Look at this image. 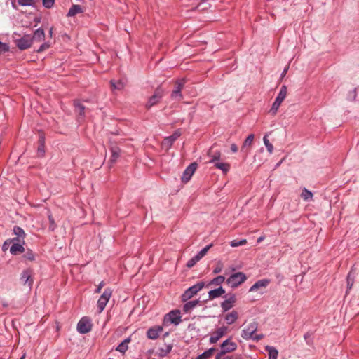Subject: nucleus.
I'll return each mask as SVG.
<instances>
[{"label": "nucleus", "mask_w": 359, "mask_h": 359, "mask_svg": "<svg viewBox=\"0 0 359 359\" xmlns=\"http://www.w3.org/2000/svg\"><path fill=\"white\" fill-rule=\"evenodd\" d=\"M205 287V283L203 281L198 282L196 284L189 287L187 289L181 296V300L182 302H186L194 296H195L198 292H200Z\"/></svg>", "instance_id": "f257e3e1"}, {"label": "nucleus", "mask_w": 359, "mask_h": 359, "mask_svg": "<svg viewBox=\"0 0 359 359\" xmlns=\"http://www.w3.org/2000/svg\"><path fill=\"white\" fill-rule=\"evenodd\" d=\"M247 279L246 275L243 272H236L231 275L226 280V283L232 288L238 287Z\"/></svg>", "instance_id": "f03ea898"}, {"label": "nucleus", "mask_w": 359, "mask_h": 359, "mask_svg": "<svg viewBox=\"0 0 359 359\" xmlns=\"http://www.w3.org/2000/svg\"><path fill=\"white\" fill-rule=\"evenodd\" d=\"M286 95H287V87H286V86L283 85L281 86L280 91H279V93H278V95H277V97L270 109V112L273 115L276 114L279 107L280 106L281 103L286 97Z\"/></svg>", "instance_id": "7ed1b4c3"}, {"label": "nucleus", "mask_w": 359, "mask_h": 359, "mask_svg": "<svg viewBox=\"0 0 359 359\" xmlns=\"http://www.w3.org/2000/svg\"><path fill=\"white\" fill-rule=\"evenodd\" d=\"M112 294V291L110 288L107 287L104 290L102 294L100 297L97 300V308L98 312L101 313L104 311L107 304L108 303L111 296Z\"/></svg>", "instance_id": "20e7f679"}, {"label": "nucleus", "mask_w": 359, "mask_h": 359, "mask_svg": "<svg viewBox=\"0 0 359 359\" xmlns=\"http://www.w3.org/2000/svg\"><path fill=\"white\" fill-rule=\"evenodd\" d=\"M185 84V79H182L176 81L175 88L171 93V98L175 100L180 101L183 98L182 90Z\"/></svg>", "instance_id": "39448f33"}, {"label": "nucleus", "mask_w": 359, "mask_h": 359, "mask_svg": "<svg viewBox=\"0 0 359 359\" xmlns=\"http://www.w3.org/2000/svg\"><path fill=\"white\" fill-rule=\"evenodd\" d=\"M181 315L180 310H172L167 313L164 318V323L169 322L175 325H178L181 323Z\"/></svg>", "instance_id": "423d86ee"}, {"label": "nucleus", "mask_w": 359, "mask_h": 359, "mask_svg": "<svg viewBox=\"0 0 359 359\" xmlns=\"http://www.w3.org/2000/svg\"><path fill=\"white\" fill-rule=\"evenodd\" d=\"M92 330L91 320L88 317H83L77 324V330L81 334L88 333Z\"/></svg>", "instance_id": "0eeeda50"}, {"label": "nucleus", "mask_w": 359, "mask_h": 359, "mask_svg": "<svg viewBox=\"0 0 359 359\" xmlns=\"http://www.w3.org/2000/svg\"><path fill=\"white\" fill-rule=\"evenodd\" d=\"M32 43V36L29 34L24 35L20 39L15 40V45L21 50H24L30 48Z\"/></svg>", "instance_id": "6e6552de"}, {"label": "nucleus", "mask_w": 359, "mask_h": 359, "mask_svg": "<svg viewBox=\"0 0 359 359\" xmlns=\"http://www.w3.org/2000/svg\"><path fill=\"white\" fill-rule=\"evenodd\" d=\"M257 323L256 322L250 323L241 332V337L245 340H250V337L256 332L257 330Z\"/></svg>", "instance_id": "1a4fd4ad"}, {"label": "nucleus", "mask_w": 359, "mask_h": 359, "mask_svg": "<svg viewBox=\"0 0 359 359\" xmlns=\"http://www.w3.org/2000/svg\"><path fill=\"white\" fill-rule=\"evenodd\" d=\"M20 280L24 285H27L29 289L31 290L34 283L32 271L31 269H25L22 271L20 275Z\"/></svg>", "instance_id": "9d476101"}, {"label": "nucleus", "mask_w": 359, "mask_h": 359, "mask_svg": "<svg viewBox=\"0 0 359 359\" xmlns=\"http://www.w3.org/2000/svg\"><path fill=\"white\" fill-rule=\"evenodd\" d=\"M163 97V90L161 88H157L154 95L151 96L146 104V108L150 109L153 106L158 104Z\"/></svg>", "instance_id": "9b49d317"}, {"label": "nucleus", "mask_w": 359, "mask_h": 359, "mask_svg": "<svg viewBox=\"0 0 359 359\" xmlns=\"http://www.w3.org/2000/svg\"><path fill=\"white\" fill-rule=\"evenodd\" d=\"M197 163L196 162L191 163L184 171L182 176V180L184 182H187L190 180L191 177H192L193 174L196 171L197 168Z\"/></svg>", "instance_id": "f8f14e48"}, {"label": "nucleus", "mask_w": 359, "mask_h": 359, "mask_svg": "<svg viewBox=\"0 0 359 359\" xmlns=\"http://www.w3.org/2000/svg\"><path fill=\"white\" fill-rule=\"evenodd\" d=\"M227 330L228 328L226 326L219 327L211 334L209 340L210 343L215 344L217 342V341L226 333Z\"/></svg>", "instance_id": "ddd939ff"}, {"label": "nucleus", "mask_w": 359, "mask_h": 359, "mask_svg": "<svg viewBox=\"0 0 359 359\" xmlns=\"http://www.w3.org/2000/svg\"><path fill=\"white\" fill-rule=\"evenodd\" d=\"M220 348L228 353L234 351L237 348V344L228 339L221 344Z\"/></svg>", "instance_id": "4468645a"}, {"label": "nucleus", "mask_w": 359, "mask_h": 359, "mask_svg": "<svg viewBox=\"0 0 359 359\" xmlns=\"http://www.w3.org/2000/svg\"><path fill=\"white\" fill-rule=\"evenodd\" d=\"M236 299L235 294H231L228 299L221 303V307L223 312L229 311L236 303Z\"/></svg>", "instance_id": "2eb2a0df"}, {"label": "nucleus", "mask_w": 359, "mask_h": 359, "mask_svg": "<svg viewBox=\"0 0 359 359\" xmlns=\"http://www.w3.org/2000/svg\"><path fill=\"white\" fill-rule=\"evenodd\" d=\"M13 233L16 236V237L13 238V241L15 242H22V244L25 243V231L18 226H15L13 228Z\"/></svg>", "instance_id": "dca6fc26"}, {"label": "nucleus", "mask_w": 359, "mask_h": 359, "mask_svg": "<svg viewBox=\"0 0 359 359\" xmlns=\"http://www.w3.org/2000/svg\"><path fill=\"white\" fill-rule=\"evenodd\" d=\"M162 331L163 327L159 325L150 327L147 332V337L150 339H156Z\"/></svg>", "instance_id": "f3484780"}, {"label": "nucleus", "mask_w": 359, "mask_h": 359, "mask_svg": "<svg viewBox=\"0 0 359 359\" xmlns=\"http://www.w3.org/2000/svg\"><path fill=\"white\" fill-rule=\"evenodd\" d=\"M255 138V135L253 134H250L245 141L243 143V145L241 147V151L244 154L247 155L249 152V148L252 144L253 140Z\"/></svg>", "instance_id": "a211bd4d"}, {"label": "nucleus", "mask_w": 359, "mask_h": 359, "mask_svg": "<svg viewBox=\"0 0 359 359\" xmlns=\"http://www.w3.org/2000/svg\"><path fill=\"white\" fill-rule=\"evenodd\" d=\"M109 150L111 154L109 162L111 164H114L120 156L121 149L116 144H111Z\"/></svg>", "instance_id": "6ab92c4d"}, {"label": "nucleus", "mask_w": 359, "mask_h": 359, "mask_svg": "<svg viewBox=\"0 0 359 359\" xmlns=\"http://www.w3.org/2000/svg\"><path fill=\"white\" fill-rule=\"evenodd\" d=\"M270 283V280L269 279H262L257 280L255 284H253L249 289V292H255L259 288H265Z\"/></svg>", "instance_id": "aec40b11"}, {"label": "nucleus", "mask_w": 359, "mask_h": 359, "mask_svg": "<svg viewBox=\"0 0 359 359\" xmlns=\"http://www.w3.org/2000/svg\"><path fill=\"white\" fill-rule=\"evenodd\" d=\"M74 107H75V111L79 115V118L83 119L85 117V106L80 102V100H76L74 101Z\"/></svg>", "instance_id": "412c9836"}, {"label": "nucleus", "mask_w": 359, "mask_h": 359, "mask_svg": "<svg viewBox=\"0 0 359 359\" xmlns=\"http://www.w3.org/2000/svg\"><path fill=\"white\" fill-rule=\"evenodd\" d=\"M172 348L173 345L172 344H165L163 347L158 348L157 355L161 358L165 357L171 352Z\"/></svg>", "instance_id": "4be33fe9"}, {"label": "nucleus", "mask_w": 359, "mask_h": 359, "mask_svg": "<svg viewBox=\"0 0 359 359\" xmlns=\"http://www.w3.org/2000/svg\"><path fill=\"white\" fill-rule=\"evenodd\" d=\"M13 245L10 248V252L13 255H16L18 253L25 252V248L22 245V242H12Z\"/></svg>", "instance_id": "5701e85b"}, {"label": "nucleus", "mask_w": 359, "mask_h": 359, "mask_svg": "<svg viewBox=\"0 0 359 359\" xmlns=\"http://www.w3.org/2000/svg\"><path fill=\"white\" fill-rule=\"evenodd\" d=\"M224 293L225 290L222 286H219L218 288L212 290L208 292V298L209 299L211 300L215 299L216 298L221 297Z\"/></svg>", "instance_id": "b1692460"}, {"label": "nucleus", "mask_w": 359, "mask_h": 359, "mask_svg": "<svg viewBox=\"0 0 359 359\" xmlns=\"http://www.w3.org/2000/svg\"><path fill=\"white\" fill-rule=\"evenodd\" d=\"M199 299H195L192 301H187L183 305L182 310L184 313H189L193 309H194L198 304Z\"/></svg>", "instance_id": "393cba45"}, {"label": "nucleus", "mask_w": 359, "mask_h": 359, "mask_svg": "<svg viewBox=\"0 0 359 359\" xmlns=\"http://www.w3.org/2000/svg\"><path fill=\"white\" fill-rule=\"evenodd\" d=\"M208 155L210 158L208 163L214 164L215 162L219 161L221 152L220 151H213L212 148H211L209 150Z\"/></svg>", "instance_id": "a878e982"}, {"label": "nucleus", "mask_w": 359, "mask_h": 359, "mask_svg": "<svg viewBox=\"0 0 359 359\" xmlns=\"http://www.w3.org/2000/svg\"><path fill=\"white\" fill-rule=\"evenodd\" d=\"M238 318V313L236 311H232L225 316V321L228 325L234 323Z\"/></svg>", "instance_id": "bb28decb"}, {"label": "nucleus", "mask_w": 359, "mask_h": 359, "mask_svg": "<svg viewBox=\"0 0 359 359\" xmlns=\"http://www.w3.org/2000/svg\"><path fill=\"white\" fill-rule=\"evenodd\" d=\"M32 42L34 41H43L45 39V33L44 30L42 28H38L34 32L33 36H32Z\"/></svg>", "instance_id": "cd10ccee"}, {"label": "nucleus", "mask_w": 359, "mask_h": 359, "mask_svg": "<svg viewBox=\"0 0 359 359\" xmlns=\"http://www.w3.org/2000/svg\"><path fill=\"white\" fill-rule=\"evenodd\" d=\"M83 13V9L80 5L78 4H73L67 13L68 17H73L76 15V14Z\"/></svg>", "instance_id": "c85d7f7f"}, {"label": "nucleus", "mask_w": 359, "mask_h": 359, "mask_svg": "<svg viewBox=\"0 0 359 359\" xmlns=\"http://www.w3.org/2000/svg\"><path fill=\"white\" fill-rule=\"evenodd\" d=\"M265 349L268 352L269 359H277L278 351L275 347L266 346Z\"/></svg>", "instance_id": "c756f323"}, {"label": "nucleus", "mask_w": 359, "mask_h": 359, "mask_svg": "<svg viewBox=\"0 0 359 359\" xmlns=\"http://www.w3.org/2000/svg\"><path fill=\"white\" fill-rule=\"evenodd\" d=\"M213 165L216 168L221 170L224 173H226L230 169V165L226 163L217 161Z\"/></svg>", "instance_id": "7c9ffc66"}, {"label": "nucleus", "mask_w": 359, "mask_h": 359, "mask_svg": "<svg viewBox=\"0 0 359 359\" xmlns=\"http://www.w3.org/2000/svg\"><path fill=\"white\" fill-rule=\"evenodd\" d=\"M174 142L175 141L170 136L165 137L162 141V147L168 151L172 147Z\"/></svg>", "instance_id": "2f4dec72"}, {"label": "nucleus", "mask_w": 359, "mask_h": 359, "mask_svg": "<svg viewBox=\"0 0 359 359\" xmlns=\"http://www.w3.org/2000/svg\"><path fill=\"white\" fill-rule=\"evenodd\" d=\"M110 85L112 90H122L125 86L124 83L121 80H118L117 81L111 80Z\"/></svg>", "instance_id": "473e14b6"}, {"label": "nucleus", "mask_w": 359, "mask_h": 359, "mask_svg": "<svg viewBox=\"0 0 359 359\" xmlns=\"http://www.w3.org/2000/svg\"><path fill=\"white\" fill-rule=\"evenodd\" d=\"M346 282H347V290L346 294L348 293V290H350L354 283V275L353 273V271H351L346 278Z\"/></svg>", "instance_id": "72a5a7b5"}, {"label": "nucleus", "mask_w": 359, "mask_h": 359, "mask_svg": "<svg viewBox=\"0 0 359 359\" xmlns=\"http://www.w3.org/2000/svg\"><path fill=\"white\" fill-rule=\"evenodd\" d=\"M215 351V348H210L207 351H204L203 353L198 355L196 359H208L209 358L213 352Z\"/></svg>", "instance_id": "f704fd0d"}, {"label": "nucleus", "mask_w": 359, "mask_h": 359, "mask_svg": "<svg viewBox=\"0 0 359 359\" xmlns=\"http://www.w3.org/2000/svg\"><path fill=\"white\" fill-rule=\"evenodd\" d=\"M301 196L305 201H309L312 200L313 193L311 191H310L309 190H308L307 189L304 188V189L302 190Z\"/></svg>", "instance_id": "c9c22d12"}, {"label": "nucleus", "mask_w": 359, "mask_h": 359, "mask_svg": "<svg viewBox=\"0 0 359 359\" xmlns=\"http://www.w3.org/2000/svg\"><path fill=\"white\" fill-rule=\"evenodd\" d=\"M225 281V277L224 276H218L213 278L210 283L209 285H219Z\"/></svg>", "instance_id": "e433bc0d"}, {"label": "nucleus", "mask_w": 359, "mask_h": 359, "mask_svg": "<svg viewBox=\"0 0 359 359\" xmlns=\"http://www.w3.org/2000/svg\"><path fill=\"white\" fill-rule=\"evenodd\" d=\"M263 140H264V145L266 146V149L269 151V153L272 154L273 151V147L272 144L270 143V142L267 137V135L264 136Z\"/></svg>", "instance_id": "4c0bfd02"}, {"label": "nucleus", "mask_w": 359, "mask_h": 359, "mask_svg": "<svg viewBox=\"0 0 359 359\" xmlns=\"http://www.w3.org/2000/svg\"><path fill=\"white\" fill-rule=\"evenodd\" d=\"M35 257L36 255L34 252L30 249H27V250L24 254V257L29 261H34L35 259Z\"/></svg>", "instance_id": "58836bf2"}, {"label": "nucleus", "mask_w": 359, "mask_h": 359, "mask_svg": "<svg viewBox=\"0 0 359 359\" xmlns=\"http://www.w3.org/2000/svg\"><path fill=\"white\" fill-rule=\"evenodd\" d=\"M128 348V346L127 344H125L123 341L120 343L118 346L116 348V351L125 353Z\"/></svg>", "instance_id": "ea45409f"}, {"label": "nucleus", "mask_w": 359, "mask_h": 359, "mask_svg": "<svg viewBox=\"0 0 359 359\" xmlns=\"http://www.w3.org/2000/svg\"><path fill=\"white\" fill-rule=\"evenodd\" d=\"M246 243H247L246 239H242V240L238 241H236V240H233V241H231L230 245H231V247L235 248V247H238V246H241V245H243L246 244Z\"/></svg>", "instance_id": "a19ab883"}, {"label": "nucleus", "mask_w": 359, "mask_h": 359, "mask_svg": "<svg viewBox=\"0 0 359 359\" xmlns=\"http://www.w3.org/2000/svg\"><path fill=\"white\" fill-rule=\"evenodd\" d=\"M48 220H49V222H50V225H49V230L51 231H55V229H56L57 227V225L55 222V220L52 216L51 214H49L48 215Z\"/></svg>", "instance_id": "79ce46f5"}, {"label": "nucleus", "mask_w": 359, "mask_h": 359, "mask_svg": "<svg viewBox=\"0 0 359 359\" xmlns=\"http://www.w3.org/2000/svg\"><path fill=\"white\" fill-rule=\"evenodd\" d=\"M18 4L22 6H33V0H17Z\"/></svg>", "instance_id": "37998d69"}, {"label": "nucleus", "mask_w": 359, "mask_h": 359, "mask_svg": "<svg viewBox=\"0 0 359 359\" xmlns=\"http://www.w3.org/2000/svg\"><path fill=\"white\" fill-rule=\"evenodd\" d=\"M212 246V244H210V245H206L205 248H203V249H201L197 254L201 257L203 258L208 252V251L209 250V249Z\"/></svg>", "instance_id": "c03bdc74"}, {"label": "nucleus", "mask_w": 359, "mask_h": 359, "mask_svg": "<svg viewBox=\"0 0 359 359\" xmlns=\"http://www.w3.org/2000/svg\"><path fill=\"white\" fill-rule=\"evenodd\" d=\"M43 6L46 8H51L55 3V0H42Z\"/></svg>", "instance_id": "a18cd8bd"}, {"label": "nucleus", "mask_w": 359, "mask_h": 359, "mask_svg": "<svg viewBox=\"0 0 359 359\" xmlns=\"http://www.w3.org/2000/svg\"><path fill=\"white\" fill-rule=\"evenodd\" d=\"M9 50V46L8 43L0 41V54L1 53H6Z\"/></svg>", "instance_id": "49530a36"}, {"label": "nucleus", "mask_w": 359, "mask_h": 359, "mask_svg": "<svg viewBox=\"0 0 359 359\" xmlns=\"http://www.w3.org/2000/svg\"><path fill=\"white\" fill-rule=\"evenodd\" d=\"M50 47V43L48 42H44L42 43L39 49L36 50L37 53H41L43 50L48 49Z\"/></svg>", "instance_id": "de8ad7c7"}, {"label": "nucleus", "mask_w": 359, "mask_h": 359, "mask_svg": "<svg viewBox=\"0 0 359 359\" xmlns=\"http://www.w3.org/2000/svg\"><path fill=\"white\" fill-rule=\"evenodd\" d=\"M37 152L39 156H43L45 154V145H39Z\"/></svg>", "instance_id": "09e8293b"}, {"label": "nucleus", "mask_w": 359, "mask_h": 359, "mask_svg": "<svg viewBox=\"0 0 359 359\" xmlns=\"http://www.w3.org/2000/svg\"><path fill=\"white\" fill-rule=\"evenodd\" d=\"M262 338H264V335L262 334H257L255 333L252 336V337H250V340H252V341H259Z\"/></svg>", "instance_id": "8fccbe9b"}, {"label": "nucleus", "mask_w": 359, "mask_h": 359, "mask_svg": "<svg viewBox=\"0 0 359 359\" xmlns=\"http://www.w3.org/2000/svg\"><path fill=\"white\" fill-rule=\"evenodd\" d=\"M12 242H15L14 241H13V238H12V239H8V240H6V241L4 243V244H3V245H2V250H3V251H6V250L8 249V246L11 243H12Z\"/></svg>", "instance_id": "3c124183"}, {"label": "nucleus", "mask_w": 359, "mask_h": 359, "mask_svg": "<svg viewBox=\"0 0 359 359\" xmlns=\"http://www.w3.org/2000/svg\"><path fill=\"white\" fill-rule=\"evenodd\" d=\"M181 134H182V133H181V132H180V130H176L173 133V134H172V135H170V137H171V138H172V139L175 142V141H176V140H177L179 137H180Z\"/></svg>", "instance_id": "603ef678"}, {"label": "nucleus", "mask_w": 359, "mask_h": 359, "mask_svg": "<svg viewBox=\"0 0 359 359\" xmlns=\"http://www.w3.org/2000/svg\"><path fill=\"white\" fill-rule=\"evenodd\" d=\"M222 265L219 263L217 265V266L213 269V273L217 274L222 271Z\"/></svg>", "instance_id": "864d4df0"}, {"label": "nucleus", "mask_w": 359, "mask_h": 359, "mask_svg": "<svg viewBox=\"0 0 359 359\" xmlns=\"http://www.w3.org/2000/svg\"><path fill=\"white\" fill-rule=\"evenodd\" d=\"M196 264L194 260L193 259V258L190 259L189 260H188V262H187L186 264V266L187 268H192L194 265Z\"/></svg>", "instance_id": "5fc2aeb1"}, {"label": "nucleus", "mask_w": 359, "mask_h": 359, "mask_svg": "<svg viewBox=\"0 0 359 359\" xmlns=\"http://www.w3.org/2000/svg\"><path fill=\"white\" fill-rule=\"evenodd\" d=\"M225 354H226V353L221 349L219 353H217V355H215V359H222V357Z\"/></svg>", "instance_id": "6e6d98bb"}, {"label": "nucleus", "mask_w": 359, "mask_h": 359, "mask_svg": "<svg viewBox=\"0 0 359 359\" xmlns=\"http://www.w3.org/2000/svg\"><path fill=\"white\" fill-rule=\"evenodd\" d=\"M39 145H45V137L43 134H40L39 135Z\"/></svg>", "instance_id": "4d7b16f0"}, {"label": "nucleus", "mask_w": 359, "mask_h": 359, "mask_svg": "<svg viewBox=\"0 0 359 359\" xmlns=\"http://www.w3.org/2000/svg\"><path fill=\"white\" fill-rule=\"evenodd\" d=\"M104 286V283L102 281L97 287V288L95 289V293H100V291H101V289L102 288V287Z\"/></svg>", "instance_id": "13d9d810"}, {"label": "nucleus", "mask_w": 359, "mask_h": 359, "mask_svg": "<svg viewBox=\"0 0 359 359\" xmlns=\"http://www.w3.org/2000/svg\"><path fill=\"white\" fill-rule=\"evenodd\" d=\"M238 150V148L236 144H231V151L233 153H236Z\"/></svg>", "instance_id": "bf43d9fd"}, {"label": "nucleus", "mask_w": 359, "mask_h": 359, "mask_svg": "<svg viewBox=\"0 0 359 359\" xmlns=\"http://www.w3.org/2000/svg\"><path fill=\"white\" fill-rule=\"evenodd\" d=\"M193 259L194 260L195 263L196 264L201 259H202L198 254H196L195 256H194Z\"/></svg>", "instance_id": "052dcab7"}, {"label": "nucleus", "mask_w": 359, "mask_h": 359, "mask_svg": "<svg viewBox=\"0 0 359 359\" xmlns=\"http://www.w3.org/2000/svg\"><path fill=\"white\" fill-rule=\"evenodd\" d=\"M193 259L194 260L195 263L196 264L201 259H202L198 254H196L195 256H194Z\"/></svg>", "instance_id": "680f3d73"}, {"label": "nucleus", "mask_w": 359, "mask_h": 359, "mask_svg": "<svg viewBox=\"0 0 359 359\" xmlns=\"http://www.w3.org/2000/svg\"><path fill=\"white\" fill-rule=\"evenodd\" d=\"M131 341V337H127L126 339H125L123 342L125 343V344H128V343H130Z\"/></svg>", "instance_id": "e2e57ef3"}, {"label": "nucleus", "mask_w": 359, "mask_h": 359, "mask_svg": "<svg viewBox=\"0 0 359 359\" xmlns=\"http://www.w3.org/2000/svg\"><path fill=\"white\" fill-rule=\"evenodd\" d=\"M287 68H285V69L283 71V72H282V74H281V76H282V77H283V76H284L285 75V74L287 73Z\"/></svg>", "instance_id": "0e129e2a"}, {"label": "nucleus", "mask_w": 359, "mask_h": 359, "mask_svg": "<svg viewBox=\"0 0 359 359\" xmlns=\"http://www.w3.org/2000/svg\"><path fill=\"white\" fill-rule=\"evenodd\" d=\"M310 334L309 332L306 333L304 335V337L305 339H306L307 338L310 337Z\"/></svg>", "instance_id": "69168bd1"}, {"label": "nucleus", "mask_w": 359, "mask_h": 359, "mask_svg": "<svg viewBox=\"0 0 359 359\" xmlns=\"http://www.w3.org/2000/svg\"><path fill=\"white\" fill-rule=\"evenodd\" d=\"M264 238L263 236H261V237H259V238L257 239V243H260V242H262V241L264 240Z\"/></svg>", "instance_id": "338daca9"}, {"label": "nucleus", "mask_w": 359, "mask_h": 359, "mask_svg": "<svg viewBox=\"0 0 359 359\" xmlns=\"http://www.w3.org/2000/svg\"><path fill=\"white\" fill-rule=\"evenodd\" d=\"M25 354H23L20 359H25Z\"/></svg>", "instance_id": "774afa93"}]
</instances>
